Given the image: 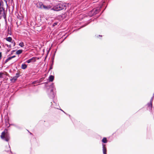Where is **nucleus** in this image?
Wrapping results in <instances>:
<instances>
[{
    "label": "nucleus",
    "instance_id": "nucleus-1",
    "mask_svg": "<svg viewBox=\"0 0 154 154\" xmlns=\"http://www.w3.org/2000/svg\"><path fill=\"white\" fill-rule=\"evenodd\" d=\"M55 90V88L52 87L50 88L48 90V97L50 98L53 100V102L51 103V107L56 108L57 109H60L58 107H59V108H60V107L59 106L58 104H57V100L55 99L56 94L54 91Z\"/></svg>",
    "mask_w": 154,
    "mask_h": 154
},
{
    "label": "nucleus",
    "instance_id": "nucleus-2",
    "mask_svg": "<svg viewBox=\"0 0 154 154\" xmlns=\"http://www.w3.org/2000/svg\"><path fill=\"white\" fill-rule=\"evenodd\" d=\"M67 4L66 3L58 2L56 3L51 9V10L54 11H59L63 9L65 10L66 8Z\"/></svg>",
    "mask_w": 154,
    "mask_h": 154
},
{
    "label": "nucleus",
    "instance_id": "nucleus-3",
    "mask_svg": "<svg viewBox=\"0 0 154 154\" xmlns=\"http://www.w3.org/2000/svg\"><path fill=\"white\" fill-rule=\"evenodd\" d=\"M100 11V8H94L88 13V16L91 17L98 14Z\"/></svg>",
    "mask_w": 154,
    "mask_h": 154
},
{
    "label": "nucleus",
    "instance_id": "nucleus-4",
    "mask_svg": "<svg viewBox=\"0 0 154 154\" xmlns=\"http://www.w3.org/2000/svg\"><path fill=\"white\" fill-rule=\"evenodd\" d=\"M1 137L2 140L7 142L9 141L10 139L9 135L8 134L7 132L6 133L5 131L2 132Z\"/></svg>",
    "mask_w": 154,
    "mask_h": 154
},
{
    "label": "nucleus",
    "instance_id": "nucleus-5",
    "mask_svg": "<svg viewBox=\"0 0 154 154\" xmlns=\"http://www.w3.org/2000/svg\"><path fill=\"white\" fill-rule=\"evenodd\" d=\"M2 17L5 19L6 17V12L5 13V9H0V19Z\"/></svg>",
    "mask_w": 154,
    "mask_h": 154
},
{
    "label": "nucleus",
    "instance_id": "nucleus-6",
    "mask_svg": "<svg viewBox=\"0 0 154 154\" xmlns=\"http://www.w3.org/2000/svg\"><path fill=\"white\" fill-rule=\"evenodd\" d=\"M39 59V57H33L27 60L26 61V62L28 63H29L31 62H35L36 61V59L38 60Z\"/></svg>",
    "mask_w": 154,
    "mask_h": 154
},
{
    "label": "nucleus",
    "instance_id": "nucleus-7",
    "mask_svg": "<svg viewBox=\"0 0 154 154\" xmlns=\"http://www.w3.org/2000/svg\"><path fill=\"white\" fill-rule=\"evenodd\" d=\"M147 105L148 107L147 109H148L149 110L150 112L152 113V114H154V113L153 112H152V103L150 102L147 103Z\"/></svg>",
    "mask_w": 154,
    "mask_h": 154
},
{
    "label": "nucleus",
    "instance_id": "nucleus-8",
    "mask_svg": "<svg viewBox=\"0 0 154 154\" xmlns=\"http://www.w3.org/2000/svg\"><path fill=\"white\" fill-rule=\"evenodd\" d=\"M20 75L19 73H17L16 74V75L14 77L11 79H10V80L13 82H15L17 80V79L20 76Z\"/></svg>",
    "mask_w": 154,
    "mask_h": 154
},
{
    "label": "nucleus",
    "instance_id": "nucleus-9",
    "mask_svg": "<svg viewBox=\"0 0 154 154\" xmlns=\"http://www.w3.org/2000/svg\"><path fill=\"white\" fill-rule=\"evenodd\" d=\"M36 5L37 7L38 8L41 9H42L43 8L44 4L42 2H38L37 3Z\"/></svg>",
    "mask_w": 154,
    "mask_h": 154
},
{
    "label": "nucleus",
    "instance_id": "nucleus-10",
    "mask_svg": "<svg viewBox=\"0 0 154 154\" xmlns=\"http://www.w3.org/2000/svg\"><path fill=\"white\" fill-rule=\"evenodd\" d=\"M51 7L50 5H44L43 9L45 10H48L51 8Z\"/></svg>",
    "mask_w": 154,
    "mask_h": 154
},
{
    "label": "nucleus",
    "instance_id": "nucleus-11",
    "mask_svg": "<svg viewBox=\"0 0 154 154\" xmlns=\"http://www.w3.org/2000/svg\"><path fill=\"white\" fill-rule=\"evenodd\" d=\"M0 9H5L4 7V3L2 0L0 1Z\"/></svg>",
    "mask_w": 154,
    "mask_h": 154
},
{
    "label": "nucleus",
    "instance_id": "nucleus-12",
    "mask_svg": "<svg viewBox=\"0 0 154 154\" xmlns=\"http://www.w3.org/2000/svg\"><path fill=\"white\" fill-rule=\"evenodd\" d=\"M54 79V76L52 75H50L48 79L49 82H52Z\"/></svg>",
    "mask_w": 154,
    "mask_h": 154
},
{
    "label": "nucleus",
    "instance_id": "nucleus-13",
    "mask_svg": "<svg viewBox=\"0 0 154 154\" xmlns=\"http://www.w3.org/2000/svg\"><path fill=\"white\" fill-rule=\"evenodd\" d=\"M105 145H103V154H106V148L104 146Z\"/></svg>",
    "mask_w": 154,
    "mask_h": 154
},
{
    "label": "nucleus",
    "instance_id": "nucleus-14",
    "mask_svg": "<svg viewBox=\"0 0 154 154\" xmlns=\"http://www.w3.org/2000/svg\"><path fill=\"white\" fill-rule=\"evenodd\" d=\"M27 67V65L25 64H23L22 65L21 68L23 69H26Z\"/></svg>",
    "mask_w": 154,
    "mask_h": 154
},
{
    "label": "nucleus",
    "instance_id": "nucleus-15",
    "mask_svg": "<svg viewBox=\"0 0 154 154\" xmlns=\"http://www.w3.org/2000/svg\"><path fill=\"white\" fill-rule=\"evenodd\" d=\"M6 40L8 42H11L12 41V38L11 37H9L6 38Z\"/></svg>",
    "mask_w": 154,
    "mask_h": 154
},
{
    "label": "nucleus",
    "instance_id": "nucleus-16",
    "mask_svg": "<svg viewBox=\"0 0 154 154\" xmlns=\"http://www.w3.org/2000/svg\"><path fill=\"white\" fill-rule=\"evenodd\" d=\"M102 141L104 143H106L107 142V140L106 137H104L102 140Z\"/></svg>",
    "mask_w": 154,
    "mask_h": 154
},
{
    "label": "nucleus",
    "instance_id": "nucleus-17",
    "mask_svg": "<svg viewBox=\"0 0 154 154\" xmlns=\"http://www.w3.org/2000/svg\"><path fill=\"white\" fill-rule=\"evenodd\" d=\"M23 51V50H17L16 52V54H21Z\"/></svg>",
    "mask_w": 154,
    "mask_h": 154
},
{
    "label": "nucleus",
    "instance_id": "nucleus-18",
    "mask_svg": "<svg viewBox=\"0 0 154 154\" xmlns=\"http://www.w3.org/2000/svg\"><path fill=\"white\" fill-rule=\"evenodd\" d=\"M6 126H7L8 124H9L8 119L5 120Z\"/></svg>",
    "mask_w": 154,
    "mask_h": 154
},
{
    "label": "nucleus",
    "instance_id": "nucleus-19",
    "mask_svg": "<svg viewBox=\"0 0 154 154\" xmlns=\"http://www.w3.org/2000/svg\"><path fill=\"white\" fill-rule=\"evenodd\" d=\"M19 45L22 47H23L24 46V45L23 42H21L19 44Z\"/></svg>",
    "mask_w": 154,
    "mask_h": 154
},
{
    "label": "nucleus",
    "instance_id": "nucleus-20",
    "mask_svg": "<svg viewBox=\"0 0 154 154\" xmlns=\"http://www.w3.org/2000/svg\"><path fill=\"white\" fill-rule=\"evenodd\" d=\"M10 3L11 4V5L13 7L14 5V2L13 0H11L10 1Z\"/></svg>",
    "mask_w": 154,
    "mask_h": 154
},
{
    "label": "nucleus",
    "instance_id": "nucleus-21",
    "mask_svg": "<svg viewBox=\"0 0 154 154\" xmlns=\"http://www.w3.org/2000/svg\"><path fill=\"white\" fill-rule=\"evenodd\" d=\"M154 93L153 94V96L151 97V100H150V102L152 103V101L153 100V98H154Z\"/></svg>",
    "mask_w": 154,
    "mask_h": 154
},
{
    "label": "nucleus",
    "instance_id": "nucleus-22",
    "mask_svg": "<svg viewBox=\"0 0 154 154\" xmlns=\"http://www.w3.org/2000/svg\"><path fill=\"white\" fill-rule=\"evenodd\" d=\"M9 149L8 150H6L5 151H6V152H8V151H9V150L10 151V152L12 153V152H11V148H10V146L8 145V146Z\"/></svg>",
    "mask_w": 154,
    "mask_h": 154
},
{
    "label": "nucleus",
    "instance_id": "nucleus-23",
    "mask_svg": "<svg viewBox=\"0 0 154 154\" xmlns=\"http://www.w3.org/2000/svg\"><path fill=\"white\" fill-rule=\"evenodd\" d=\"M11 42L13 44V46H14L15 45L16 43L14 41H12Z\"/></svg>",
    "mask_w": 154,
    "mask_h": 154
},
{
    "label": "nucleus",
    "instance_id": "nucleus-24",
    "mask_svg": "<svg viewBox=\"0 0 154 154\" xmlns=\"http://www.w3.org/2000/svg\"><path fill=\"white\" fill-rule=\"evenodd\" d=\"M4 74L2 72H0V78H3V76H2Z\"/></svg>",
    "mask_w": 154,
    "mask_h": 154
},
{
    "label": "nucleus",
    "instance_id": "nucleus-25",
    "mask_svg": "<svg viewBox=\"0 0 154 154\" xmlns=\"http://www.w3.org/2000/svg\"><path fill=\"white\" fill-rule=\"evenodd\" d=\"M57 23H53V26H55L56 25H57Z\"/></svg>",
    "mask_w": 154,
    "mask_h": 154
},
{
    "label": "nucleus",
    "instance_id": "nucleus-26",
    "mask_svg": "<svg viewBox=\"0 0 154 154\" xmlns=\"http://www.w3.org/2000/svg\"><path fill=\"white\" fill-rule=\"evenodd\" d=\"M53 68V66H50V68H49V71L51 69H52Z\"/></svg>",
    "mask_w": 154,
    "mask_h": 154
},
{
    "label": "nucleus",
    "instance_id": "nucleus-27",
    "mask_svg": "<svg viewBox=\"0 0 154 154\" xmlns=\"http://www.w3.org/2000/svg\"><path fill=\"white\" fill-rule=\"evenodd\" d=\"M4 1L5 2V3H6V5H7V6L8 7V4H7V0H4Z\"/></svg>",
    "mask_w": 154,
    "mask_h": 154
},
{
    "label": "nucleus",
    "instance_id": "nucleus-28",
    "mask_svg": "<svg viewBox=\"0 0 154 154\" xmlns=\"http://www.w3.org/2000/svg\"><path fill=\"white\" fill-rule=\"evenodd\" d=\"M2 52H0V60H1V59L2 58Z\"/></svg>",
    "mask_w": 154,
    "mask_h": 154
},
{
    "label": "nucleus",
    "instance_id": "nucleus-29",
    "mask_svg": "<svg viewBox=\"0 0 154 154\" xmlns=\"http://www.w3.org/2000/svg\"><path fill=\"white\" fill-rule=\"evenodd\" d=\"M7 59L8 60V61H9V60H11V59H12V58H11V57H8Z\"/></svg>",
    "mask_w": 154,
    "mask_h": 154
},
{
    "label": "nucleus",
    "instance_id": "nucleus-30",
    "mask_svg": "<svg viewBox=\"0 0 154 154\" xmlns=\"http://www.w3.org/2000/svg\"><path fill=\"white\" fill-rule=\"evenodd\" d=\"M7 45V47H8L9 48H11V45Z\"/></svg>",
    "mask_w": 154,
    "mask_h": 154
},
{
    "label": "nucleus",
    "instance_id": "nucleus-31",
    "mask_svg": "<svg viewBox=\"0 0 154 154\" xmlns=\"http://www.w3.org/2000/svg\"><path fill=\"white\" fill-rule=\"evenodd\" d=\"M54 64V60H53L52 61V63L51 64V66H53Z\"/></svg>",
    "mask_w": 154,
    "mask_h": 154
},
{
    "label": "nucleus",
    "instance_id": "nucleus-32",
    "mask_svg": "<svg viewBox=\"0 0 154 154\" xmlns=\"http://www.w3.org/2000/svg\"><path fill=\"white\" fill-rule=\"evenodd\" d=\"M15 51V50H13L11 51V54H12Z\"/></svg>",
    "mask_w": 154,
    "mask_h": 154
},
{
    "label": "nucleus",
    "instance_id": "nucleus-33",
    "mask_svg": "<svg viewBox=\"0 0 154 154\" xmlns=\"http://www.w3.org/2000/svg\"><path fill=\"white\" fill-rule=\"evenodd\" d=\"M8 61V60L7 59L5 61V63H7Z\"/></svg>",
    "mask_w": 154,
    "mask_h": 154
},
{
    "label": "nucleus",
    "instance_id": "nucleus-34",
    "mask_svg": "<svg viewBox=\"0 0 154 154\" xmlns=\"http://www.w3.org/2000/svg\"><path fill=\"white\" fill-rule=\"evenodd\" d=\"M67 36L66 37L64 38V39H63V40L61 42V43H62L63 41L65 39H66V38H67Z\"/></svg>",
    "mask_w": 154,
    "mask_h": 154
},
{
    "label": "nucleus",
    "instance_id": "nucleus-35",
    "mask_svg": "<svg viewBox=\"0 0 154 154\" xmlns=\"http://www.w3.org/2000/svg\"><path fill=\"white\" fill-rule=\"evenodd\" d=\"M16 128H19V129H20V128L17 125H16L15 127Z\"/></svg>",
    "mask_w": 154,
    "mask_h": 154
},
{
    "label": "nucleus",
    "instance_id": "nucleus-36",
    "mask_svg": "<svg viewBox=\"0 0 154 154\" xmlns=\"http://www.w3.org/2000/svg\"><path fill=\"white\" fill-rule=\"evenodd\" d=\"M99 37H102V35H98L97 36V38H98Z\"/></svg>",
    "mask_w": 154,
    "mask_h": 154
},
{
    "label": "nucleus",
    "instance_id": "nucleus-37",
    "mask_svg": "<svg viewBox=\"0 0 154 154\" xmlns=\"http://www.w3.org/2000/svg\"><path fill=\"white\" fill-rule=\"evenodd\" d=\"M15 57H16V56L15 55H14L12 57H11V58L12 59L13 58H14Z\"/></svg>",
    "mask_w": 154,
    "mask_h": 154
},
{
    "label": "nucleus",
    "instance_id": "nucleus-38",
    "mask_svg": "<svg viewBox=\"0 0 154 154\" xmlns=\"http://www.w3.org/2000/svg\"><path fill=\"white\" fill-rule=\"evenodd\" d=\"M14 124H11V125H9V126H8V127H9L10 125H11L14 126Z\"/></svg>",
    "mask_w": 154,
    "mask_h": 154
},
{
    "label": "nucleus",
    "instance_id": "nucleus-39",
    "mask_svg": "<svg viewBox=\"0 0 154 154\" xmlns=\"http://www.w3.org/2000/svg\"><path fill=\"white\" fill-rule=\"evenodd\" d=\"M60 110L62 111H63V112H64L66 114V113L63 110H62V109H60Z\"/></svg>",
    "mask_w": 154,
    "mask_h": 154
},
{
    "label": "nucleus",
    "instance_id": "nucleus-40",
    "mask_svg": "<svg viewBox=\"0 0 154 154\" xmlns=\"http://www.w3.org/2000/svg\"><path fill=\"white\" fill-rule=\"evenodd\" d=\"M16 125L14 124V127H15Z\"/></svg>",
    "mask_w": 154,
    "mask_h": 154
},
{
    "label": "nucleus",
    "instance_id": "nucleus-41",
    "mask_svg": "<svg viewBox=\"0 0 154 154\" xmlns=\"http://www.w3.org/2000/svg\"><path fill=\"white\" fill-rule=\"evenodd\" d=\"M7 51H8V52H9V50H8Z\"/></svg>",
    "mask_w": 154,
    "mask_h": 154
},
{
    "label": "nucleus",
    "instance_id": "nucleus-42",
    "mask_svg": "<svg viewBox=\"0 0 154 154\" xmlns=\"http://www.w3.org/2000/svg\"><path fill=\"white\" fill-rule=\"evenodd\" d=\"M86 25H85V26H83L82 27H84V26H85Z\"/></svg>",
    "mask_w": 154,
    "mask_h": 154
},
{
    "label": "nucleus",
    "instance_id": "nucleus-43",
    "mask_svg": "<svg viewBox=\"0 0 154 154\" xmlns=\"http://www.w3.org/2000/svg\"><path fill=\"white\" fill-rule=\"evenodd\" d=\"M1 48V46H0V48Z\"/></svg>",
    "mask_w": 154,
    "mask_h": 154
},
{
    "label": "nucleus",
    "instance_id": "nucleus-44",
    "mask_svg": "<svg viewBox=\"0 0 154 154\" xmlns=\"http://www.w3.org/2000/svg\"><path fill=\"white\" fill-rule=\"evenodd\" d=\"M9 0V1H10V0Z\"/></svg>",
    "mask_w": 154,
    "mask_h": 154
}]
</instances>
